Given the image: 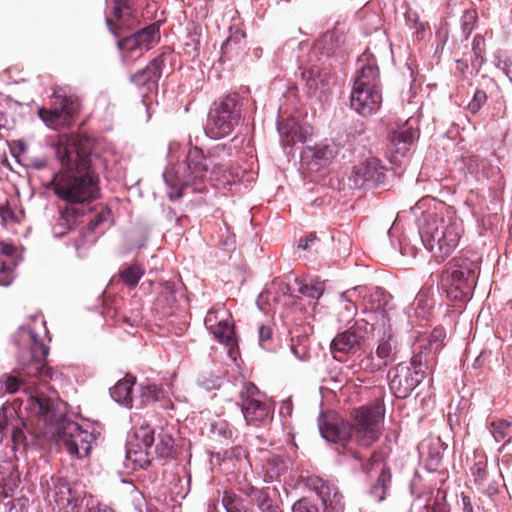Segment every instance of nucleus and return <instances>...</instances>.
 I'll use <instances>...</instances> for the list:
<instances>
[{"label": "nucleus", "instance_id": "nucleus-1", "mask_svg": "<svg viewBox=\"0 0 512 512\" xmlns=\"http://www.w3.org/2000/svg\"><path fill=\"white\" fill-rule=\"evenodd\" d=\"M61 169L54 174L47 188L65 202L57 227L70 231L78 218L86 214L85 206L101 196L100 177L92 165L91 145L87 138L74 134L58 136L54 144Z\"/></svg>", "mask_w": 512, "mask_h": 512}, {"label": "nucleus", "instance_id": "nucleus-2", "mask_svg": "<svg viewBox=\"0 0 512 512\" xmlns=\"http://www.w3.org/2000/svg\"><path fill=\"white\" fill-rule=\"evenodd\" d=\"M26 409L45 423L57 425L52 437L59 449H64L71 456L78 458L89 455L92 442L95 440L94 435L82 429L77 423L64 420L65 411L59 399L35 390L28 396Z\"/></svg>", "mask_w": 512, "mask_h": 512}, {"label": "nucleus", "instance_id": "nucleus-3", "mask_svg": "<svg viewBox=\"0 0 512 512\" xmlns=\"http://www.w3.org/2000/svg\"><path fill=\"white\" fill-rule=\"evenodd\" d=\"M13 344L18 349L16 357L21 369L17 375L5 373L0 376V396L16 393L21 388L26 390L28 378L47 383L54 376V371L46 364L49 348L33 329L29 326L19 327L13 335Z\"/></svg>", "mask_w": 512, "mask_h": 512}, {"label": "nucleus", "instance_id": "nucleus-4", "mask_svg": "<svg viewBox=\"0 0 512 512\" xmlns=\"http://www.w3.org/2000/svg\"><path fill=\"white\" fill-rule=\"evenodd\" d=\"M419 219L420 236L424 246L438 262L443 261L457 247L463 233V224L452 214L444 215V207L434 199L422 198L412 208Z\"/></svg>", "mask_w": 512, "mask_h": 512}, {"label": "nucleus", "instance_id": "nucleus-5", "mask_svg": "<svg viewBox=\"0 0 512 512\" xmlns=\"http://www.w3.org/2000/svg\"><path fill=\"white\" fill-rule=\"evenodd\" d=\"M481 256L474 251H462L452 258L441 273L440 285L447 297L463 301L476 286L480 272Z\"/></svg>", "mask_w": 512, "mask_h": 512}, {"label": "nucleus", "instance_id": "nucleus-6", "mask_svg": "<svg viewBox=\"0 0 512 512\" xmlns=\"http://www.w3.org/2000/svg\"><path fill=\"white\" fill-rule=\"evenodd\" d=\"M207 172L208 164L203 151L198 147L190 148L184 164L170 167L163 174L165 183L171 189L168 197L177 200L189 187L194 192H203Z\"/></svg>", "mask_w": 512, "mask_h": 512}, {"label": "nucleus", "instance_id": "nucleus-7", "mask_svg": "<svg viewBox=\"0 0 512 512\" xmlns=\"http://www.w3.org/2000/svg\"><path fill=\"white\" fill-rule=\"evenodd\" d=\"M243 103L236 93L219 98L212 104L205 128L212 139H221L232 133L239 125L243 115Z\"/></svg>", "mask_w": 512, "mask_h": 512}, {"label": "nucleus", "instance_id": "nucleus-8", "mask_svg": "<svg viewBox=\"0 0 512 512\" xmlns=\"http://www.w3.org/2000/svg\"><path fill=\"white\" fill-rule=\"evenodd\" d=\"M385 409L380 402L371 403L351 412V428L355 442L364 448L376 443L383 428Z\"/></svg>", "mask_w": 512, "mask_h": 512}, {"label": "nucleus", "instance_id": "nucleus-9", "mask_svg": "<svg viewBox=\"0 0 512 512\" xmlns=\"http://www.w3.org/2000/svg\"><path fill=\"white\" fill-rule=\"evenodd\" d=\"M430 357L425 352L415 354L410 364L399 363L390 371L389 386L392 393L400 399L408 397L424 380L430 368Z\"/></svg>", "mask_w": 512, "mask_h": 512}, {"label": "nucleus", "instance_id": "nucleus-10", "mask_svg": "<svg viewBox=\"0 0 512 512\" xmlns=\"http://www.w3.org/2000/svg\"><path fill=\"white\" fill-rule=\"evenodd\" d=\"M81 110V100L76 95H67L64 90L56 86L53 89L52 105L50 108H39L37 113L40 119L50 128H70Z\"/></svg>", "mask_w": 512, "mask_h": 512}, {"label": "nucleus", "instance_id": "nucleus-11", "mask_svg": "<svg viewBox=\"0 0 512 512\" xmlns=\"http://www.w3.org/2000/svg\"><path fill=\"white\" fill-rule=\"evenodd\" d=\"M53 500L64 512H80L84 500L87 512H114L108 506L95 504L92 496L87 498L86 491L71 486L66 479L60 477L53 479Z\"/></svg>", "mask_w": 512, "mask_h": 512}, {"label": "nucleus", "instance_id": "nucleus-12", "mask_svg": "<svg viewBox=\"0 0 512 512\" xmlns=\"http://www.w3.org/2000/svg\"><path fill=\"white\" fill-rule=\"evenodd\" d=\"M136 0H106V25L115 37H122L136 26Z\"/></svg>", "mask_w": 512, "mask_h": 512}, {"label": "nucleus", "instance_id": "nucleus-13", "mask_svg": "<svg viewBox=\"0 0 512 512\" xmlns=\"http://www.w3.org/2000/svg\"><path fill=\"white\" fill-rule=\"evenodd\" d=\"M263 397L255 384L244 383L240 392V406L247 424L259 426L269 419L271 408L263 400Z\"/></svg>", "mask_w": 512, "mask_h": 512}, {"label": "nucleus", "instance_id": "nucleus-14", "mask_svg": "<svg viewBox=\"0 0 512 512\" xmlns=\"http://www.w3.org/2000/svg\"><path fill=\"white\" fill-rule=\"evenodd\" d=\"M398 355V343L390 330L384 331L379 339L375 355L369 353L362 357L359 366L362 370L374 373L387 367L396 361Z\"/></svg>", "mask_w": 512, "mask_h": 512}, {"label": "nucleus", "instance_id": "nucleus-15", "mask_svg": "<svg viewBox=\"0 0 512 512\" xmlns=\"http://www.w3.org/2000/svg\"><path fill=\"white\" fill-rule=\"evenodd\" d=\"M307 486L315 491L323 505V512H344V496L338 486L318 476L307 479Z\"/></svg>", "mask_w": 512, "mask_h": 512}, {"label": "nucleus", "instance_id": "nucleus-16", "mask_svg": "<svg viewBox=\"0 0 512 512\" xmlns=\"http://www.w3.org/2000/svg\"><path fill=\"white\" fill-rule=\"evenodd\" d=\"M384 178L385 167L379 159L370 157L353 167L349 180L353 183L354 188L361 189L383 183Z\"/></svg>", "mask_w": 512, "mask_h": 512}, {"label": "nucleus", "instance_id": "nucleus-17", "mask_svg": "<svg viewBox=\"0 0 512 512\" xmlns=\"http://www.w3.org/2000/svg\"><path fill=\"white\" fill-rule=\"evenodd\" d=\"M365 331L356 323L349 329L338 333L330 344V351L338 361H343L347 354L355 351L364 341Z\"/></svg>", "mask_w": 512, "mask_h": 512}, {"label": "nucleus", "instance_id": "nucleus-18", "mask_svg": "<svg viewBox=\"0 0 512 512\" xmlns=\"http://www.w3.org/2000/svg\"><path fill=\"white\" fill-rule=\"evenodd\" d=\"M160 40V28L156 23L150 24L134 34L121 38L117 46L123 52L150 50Z\"/></svg>", "mask_w": 512, "mask_h": 512}, {"label": "nucleus", "instance_id": "nucleus-19", "mask_svg": "<svg viewBox=\"0 0 512 512\" xmlns=\"http://www.w3.org/2000/svg\"><path fill=\"white\" fill-rule=\"evenodd\" d=\"M419 132L409 123L397 131L390 134L388 144V154L390 161L394 164L400 163L401 159L406 156L412 143L418 137Z\"/></svg>", "mask_w": 512, "mask_h": 512}, {"label": "nucleus", "instance_id": "nucleus-20", "mask_svg": "<svg viewBox=\"0 0 512 512\" xmlns=\"http://www.w3.org/2000/svg\"><path fill=\"white\" fill-rule=\"evenodd\" d=\"M382 103L381 89H369L353 86L351 93V107L363 116L376 112Z\"/></svg>", "mask_w": 512, "mask_h": 512}, {"label": "nucleus", "instance_id": "nucleus-21", "mask_svg": "<svg viewBox=\"0 0 512 512\" xmlns=\"http://www.w3.org/2000/svg\"><path fill=\"white\" fill-rule=\"evenodd\" d=\"M164 66V54L155 57L142 70L131 76V82L145 88L146 93L157 90Z\"/></svg>", "mask_w": 512, "mask_h": 512}, {"label": "nucleus", "instance_id": "nucleus-22", "mask_svg": "<svg viewBox=\"0 0 512 512\" xmlns=\"http://www.w3.org/2000/svg\"><path fill=\"white\" fill-rule=\"evenodd\" d=\"M319 429L327 441L342 446L354 437L351 424L341 419H326L319 424Z\"/></svg>", "mask_w": 512, "mask_h": 512}, {"label": "nucleus", "instance_id": "nucleus-23", "mask_svg": "<svg viewBox=\"0 0 512 512\" xmlns=\"http://www.w3.org/2000/svg\"><path fill=\"white\" fill-rule=\"evenodd\" d=\"M305 87L310 95L328 90L331 81V70L324 65H312L302 72Z\"/></svg>", "mask_w": 512, "mask_h": 512}, {"label": "nucleus", "instance_id": "nucleus-24", "mask_svg": "<svg viewBox=\"0 0 512 512\" xmlns=\"http://www.w3.org/2000/svg\"><path fill=\"white\" fill-rule=\"evenodd\" d=\"M206 328L220 343L232 348L236 345L234 326L229 319L218 320L214 311H209L204 320Z\"/></svg>", "mask_w": 512, "mask_h": 512}, {"label": "nucleus", "instance_id": "nucleus-25", "mask_svg": "<svg viewBox=\"0 0 512 512\" xmlns=\"http://www.w3.org/2000/svg\"><path fill=\"white\" fill-rule=\"evenodd\" d=\"M125 300L121 296L105 295L103 298L102 314L115 323H125L134 326L139 321L138 315L128 316L124 311Z\"/></svg>", "mask_w": 512, "mask_h": 512}, {"label": "nucleus", "instance_id": "nucleus-26", "mask_svg": "<svg viewBox=\"0 0 512 512\" xmlns=\"http://www.w3.org/2000/svg\"><path fill=\"white\" fill-rule=\"evenodd\" d=\"M289 459L282 455L267 454L262 458V473L265 482H273L286 474Z\"/></svg>", "mask_w": 512, "mask_h": 512}, {"label": "nucleus", "instance_id": "nucleus-27", "mask_svg": "<svg viewBox=\"0 0 512 512\" xmlns=\"http://www.w3.org/2000/svg\"><path fill=\"white\" fill-rule=\"evenodd\" d=\"M278 131L284 146H293L305 142L307 131L294 118H288L278 124Z\"/></svg>", "mask_w": 512, "mask_h": 512}, {"label": "nucleus", "instance_id": "nucleus-28", "mask_svg": "<svg viewBox=\"0 0 512 512\" xmlns=\"http://www.w3.org/2000/svg\"><path fill=\"white\" fill-rule=\"evenodd\" d=\"M353 86L381 89L380 72L374 60H369L357 71Z\"/></svg>", "mask_w": 512, "mask_h": 512}, {"label": "nucleus", "instance_id": "nucleus-29", "mask_svg": "<svg viewBox=\"0 0 512 512\" xmlns=\"http://www.w3.org/2000/svg\"><path fill=\"white\" fill-rule=\"evenodd\" d=\"M126 457L140 468L151 464L153 459L152 448L145 447L136 441L128 439L126 444Z\"/></svg>", "mask_w": 512, "mask_h": 512}, {"label": "nucleus", "instance_id": "nucleus-30", "mask_svg": "<svg viewBox=\"0 0 512 512\" xmlns=\"http://www.w3.org/2000/svg\"><path fill=\"white\" fill-rule=\"evenodd\" d=\"M160 286L161 291L156 299V306L161 308L163 315H169L176 304L175 285L173 282H164Z\"/></svg>", "mask_w": 512, "mask_h": 512}, {"label": "nucleus", "instance_id": "nucleus-31", "mask_svg": "<svg viewBox=\"0 0 512 512\" xmlns=\"http://www.w3.org/2000/svg\"><path fill=\"white\" fill-rule=\"evenodd\" d=\"M153 458H170L174 454V438L172 434L162 430L157 437L155 446L152 445Z\"/></svg>", "mask_w": 512, "mask_h": 512}, {"label": "nucleus", "instance_id": "nucleus-32", "mask_svg": "<svg viewBox=\"0 0 512 512\" xmlns=\"http://www.w3.org/2000/svg\"><path fill=\"white\" fill-rule=\"evenodd\" d=\"M488 429L496 442L509 443L512 438V420L494 419L488 424Z\"/></svg>", "mask_w": 512, "mask_h": 512}, {"label": "nucleus", "instance_id": "nucleus-33", "mask_svg": "<svg viewBox=\"0 0 512 512\" xmlns=\"http://www.w3.org/2000/svg\"><path fill=\"white\" fill-rule=\"evenodd\" d=\"M309 150L312 152V157L318 161L319 165L330 163L339 152V148L334 142L320 143L309 148Z\"/></svg>", "mask_w": 512, "mask_h": 512}, {"label": "nucleus", "instance_id": "nucleus-34", "mask_svg": "<svg viewBox=\"0 0 512 512\" xmlns=\"http://www.w3.org/2000/svg\"><path fill=\"white\" fill-rule=\"evenodd\" d=\"M445 339V332L443 329H434L427 339V345L419 353L425 352L429 355L430 367L434 364L437 354L443 347V341Z\"/></svg>", "mask_w": 512, "mask_h": 512}, {"label": "nucleus", "instance_id": "nucleus-35", "mask_svg": "<svg viewBox=\"0 0 512 512\" xmlns=\"http://www.w3.org/2000/svg\"><path fill=\"white\" fill-rule=\"evenodd\" d=\"M206 163L208 164V168L212 166L211 169V180L216 181L218 185H226L230 183L233 178L232 171L225 167L223 164L216 162V159L213 155L206 157Z\"/></svg>", "mask_w": 512, "mask_h": 512}, {"label": "nucleus", "instance_id": "nucleus-36", "mask_svg": "<svg viewBox=\"0 0 512 512\" xmlns=\"http://www.w3.org/2000/svg\"><path fill=\"white\" fill-rule=\"evenodd\" d=\"M144 268L138 264L134 263L128 266H125L123 269L119 271L120 280L129 288H135L144 275Z\"/></svg>", "mask_w": 512, "mask_h": 512}, {"label": "nucleus", "instance_id": "nucleus-37", "mask_svg": "<svg viewBox=\"0 0 512 512\" xmlns=\"http://www.w3.org/2000/svg\"><path fill=\"white\" fill-rule=\"evenodd\" d=\"M134 382L130 379L119 380L111 388V396L118 403L129 404L132 401V390Z\"/></svg>", "mask_w": 512, "mask_h": 512}, {"label": "nucleus", "instance_id": "nucleus-38", "mask_svg": "<svg viewBox=\"0 0 512 512\" xmlns=\"http://www.w3.org/2000/svg\"><path fill=\"white\" fill-rule=\"evenodd\" d=\"M93 211L95 212V215L86 225V230L88 232H94L104 223L108 222L112 216L111 209L103 204L95 206Z\"/></svg>", "mask_w": 512, "mask_h": 512}, {"label": "nucleus", "instance_id": "nucleus-39", "mask_svg": "<svg viewBox=\"0 0 512 512\" xmlns=\"http://www.w3.org/2000/svg\"><path fill=\"white\" fill-rule=\"evenodd\" d=\"M392 479L391 471L388 467L384 466L378 476L376 482L371 488V493L378 498L383 500L385 498L386 491L388 490Z\"/></svg>", "mask_w": 512, "mask_h": 512}, {"label": "nucleus", "instance_id": "nucleus-40", "mask_svg": "<svg viewBox=\"0 0 512 512\" xmlns=\"http://www.w3.org/2000/svg\"><path fill=\"white\" fill-rule=\"evenodd\" d=\"M130 440L136 441L145 447L152 448L155 442L154 429L150 425H141L135 428L132 435L129 436Z\"/></svg>", "mask_w": 512, "mask_h": 512}, {"label": "nucleus", "instance_id": "nucleus-41", "mask_svg": "<svg viewBox=\"0 0 512 512\" xmlns=\"http://www.w3.org/2000/svg\"><path fill=\"white\" fill-rule=\"evenodd\" d=\"M222 504L227 512H251V509L244 503L243 499L233 492H224Z\"/></svg>", "mask_w": 512, "mask_h": 512}, {"label": "nucleus", "instance_id": "nucleus-42", "mask_svg": "<svg viewBox=\"0 0 512 512\" xmlns=\"http://www.w3.org/2000/svg\"><path fill=\"white\" fill-rule=\"evenodd\" d=\"M325 291V284L319 280H310L299 287V293L303 296L319 299Z\"/></svg>", "mask_w": 512, "mask_h": 512}, {"label": "nucleus", "instance_id": "nucleus-43", "mask_svg": "<svg viewBox=\"0 0 512 512\" xmlns=\"http://www.w3.org/2000/svg\"><path fill=\"white\" fill-rule=\"evenodd\" d=\"M253 499L262 512H276L277 506L266 490H253Z\"/></svg>", "mask_w": 512, "mask_h": 512}, {"label": "nucleus", "instance_id": "nucleus-44", "mask_svg": "<svg viewBox=\"0 0 512 512\" xmlns=\"http://www.w3.org/2000/svg\"><path fill=\"white\" fill-rule=\"evenodd\" d=\"M471 473L474 477V482L478 485H483L488 476L487 472V460L484 458L479 459L471 467Z\"/></svg>", "mask_w": 512, "mask_h": 512}, {"label": "nucleus", "instance_id": "nucleus-45", "mask_svg": "<svg viewBox=\"0 0 512 512\" xmlns=\"http://www.w3.org/2000/svg\"><path fill=\"white\" fill-rule=\"evenodd\" d=\"M26 424L24 422H21V426L13 425L12 431H11V439L14 448L18 447H27V437H26Z\"/></svg>", "mask_w": 512, "mask_h": 512}, {"label": "nucleus", "instance_id": "nucleus-46", "mask_svg": "<svg viewBox=\"0 0 512 512\" xmlns=\"http://www.w3.org/2000/svg\"><path fill=\"white\" fill-rule=\"evenodd\" d=\"M487 94L484 90L477 89L473 95L472 100L468 103L467 109L472 113L476 114L486 103Z\"/></svg>", "mask_w": 512, "mask_h": 512}, {"label": "nucleus", "instance_id": "nucleus-47", "mask_svg": "<svg viewBox=\"0 0 512 512\" xmlns=\"http://www.w3.org/2000/svg\"><path fill=\"white\" fill-rule=\"evenodd\" d=\"M477 21V13L475 10H466L461 18V26L466 36H469Z\"/></svg>", "mask_w": 512, "mask_h": 512}, {"label": "nucleus", "instance_id": "nucleus-48", "mask_svg": "<svg viewBox=\"0 0 512 512\" xmlns=\"http://www.w3.org/2000/svg\"><path fill=\"white\" fill-rule=\"evenodd\" d=\"M292 512H320V510L312 500L301 498L293 504Z\"/></svg>", "mask_w": 512, "mask_h": 512}, {"label": "nucleus", "instance_id": "nucleus-49", "mask_svg": "<svg viewBox=\"0 0 512 512\" xmlns=\"http://www.w3.org/2000/svg\"><path fill=\"white\" fill-rule=\"evenodd\" d=\"M12 280V262L8 264L5 260L0 259V283L8 285Z\"/></svg>", "mask_w": 512, "mask_h": 512}, {"label": "nucleus", "instance_id": "nucleus-50", "mask_svg": "<svg viewBox=\"0 0 512 512\" xmlns=\"http://www.w3.org/2000/svg\"><path fill=\"white\" fill-rule=\"evenodd\" d=\"M485 40L481 35H476L473 39L472 49L475 57L483 59Z\"/></svg>", "mask_w": 512, "mask_h": 512}, {"label": "nucleus", "instance_id": "nucleus-51", "mask_svg": "<svg viewBox=\"0 0 512 512\" xmlns=\"http://www.w3.org/2000/svg\"><path fill=\"white\" fill-rule=\"evenodd\" d=\"M272 328L270 326L261 325L259 327V342L262 347H266V344L272 339Z\"/></svg>", "mask_w": 512, "mask_h": 512}, {"label": "nucleus", "instance_id": "nucleus-52", "mask_svg": "<svg viewBox=\"0 0 512 512\" xmlns=\"http://www.w3.org/2000/svg\"><path fill=\"white\" fill-rule=\"evenodd\" d=\"M384 459V455L382 452L375 451L371 454L368 463H362V470L365 472H369L372 465L376 463H380Z\"/></svg>", "mask_w": 512, "mask_h": 512}, {"label": "nucleus", "instance_id": "nucleus-53", "mask_svg": "<svg viewBox=\"0 0 512 512\" xmlns=\"http://www.w3.org/2000/svg\"><path fill=\"white\" fill-rule=\"evenodd\" d=\"M237 44L236 40L234 38H228L221 47L222 57H225L227 59L231 58V53L233 51V46Z\"/></svg>", "mask_w": 512, "mask_h": 512}, {"label": "nucleus", "instance_id": "nucleus-54", "mask_svg": "<svg viewBox=\"0 0 512 512\" xmlns=\"http://www.w3.org/2000/svg\"><path fill=\"white\" fill-rule=\"evenodd\" d=\"M0 217L3 221L13 220L15 218L14 211L8 203L0 206Z\"/></svg>", "mask_w": 512, "mask_h": 512}, {"label": "nucleus", "instance_id": "nucleus-55", "mask_svg": "<svg viewBox=\"0 0 512 512\" xmlns=\"http://www.w3.org/2000/svg\"><path fill=\"white\" fill-rule=\"evenodd\" d=\"M317 240V237L314 233H311L305 238H301L298 243V247L302 248L303 250H307L310 248V244L315 242Z\"/></svg>", "mask_w": 512, "mask_h": 512}, {"label": "nucleus", "instance_id": "nucleus-56", "mask_svg": "<svg viewBox=\"0 0 512 512\" xmlns=\"http://www.w3.org/2000/svg\"><path fill=\"white\" fill-rule=\"evenodd\" d=\"M461 500L463 504V512H474L473 504L471 498L464 493L461 494Z\"/></svg>", "mask_w": 512, "mask_h": 512}, {"label": "nucleus", "instance_id": "nucleus-57", "mask_svg": "<svg viewBox=\"0 0 512 512\" xmlns=\"http://www.w3.org/2000/svg\"><path fill=\"white\" fill-rule=\"evenodd\" d=\"M8 431V423L6 416L4 414H0V443L3 441L4 435Z\"/></svg>", "mask_w": 512, "mask_h": 512}, {"label": "nucleus", "instance_id": "nucleus-58", "mask_svg": "<svg viewBox=\"0 0 512 512\" xmlns=\"http://www.w3.org/2000/svg\"><path fill=\"white\" fill-rule=\"evenodd\" d=\"M15 252V248L10 244L0 243V253L10 257Z\"/></svg>", "mask_w": 512, "mask_h": 512}, {"label": "nucleus", "instance_id": "nucleus-59", "mask_svg": "<svg viewBox=\"0 0 512 512\" xmlns=\"http://www.w3.org/2000/svg\"><path fill=\"white\" fill-rule=\"evenodd\" d=\"M347 455L355 460L360 461L361 464L363 463V457L358 451H356L354 449H349V450H347Z\"/></svg>", "mask_w": 512, "mask_h": 512}, {"label": "nucleus", "instance_id": "nucleus-60", "mask_svg": "<svg viewBox=\"0 0 512 512\" xmlns=\"http://www.w3.org/2000/svg\"><path fill=\"white\" fill-rule=\"evenodd\" d=\"M503 70L505 74L509 77V79L512 80V62L510 64L504 62Z\"/></svg>", "mask_w": 512, "mask_h": 512}, {"label": "nucleus", "instance_id": "nucleus-61", "mask_svg": "<svg viewBox=\"0 0 512 512\" xmlns=\"http://www.w3.org/2000/svg\"><path fill=\"white\" fill-rule=\"evenodd\" d=\"M457 68H458L459 70H461V72H464V71H465V69H467V68H468V65H467L464 61H462V60H458V61H457Z\"/></svg>", "mask_w": 512, "mask_h": 512}, {"label": "nucleus", "instance_id": "nucleus-62", "mask_svg": "<svg viewBox=\"0 0 512 512\" xmlns=\"http://www.w3.org/2000/svg\"><path fill=\"white\" fill-rule=\"evenodd\" d=\"M424 30H425L424 24L420 23L419 24V28H417V34H420V33L424 32Z\"/></svg>", "mask_w": 512, "mask_h": 512}, {"label": "nucleus", "instance_id": "nucleus-63", "mask_svg": "<svg viewBox=\"0 0 512 512\" xmlns=\"http://www.w3.org/2000/svg\"><path fill=\"white\" fill-rule=\"evenodd\" d=\"M432 512H446L442 507H434Z\"/></svg>", "mask_w": 512, "mask_h": 512}, {"label": "nucleus", "instance_id": "nucleus-64", "mask_svg": "<svg viewBox=\"0 0 512 512\" xmlns=\"http://www.w3.org/2000/svg\"><path fill=\"white\" fill-rule=\"evenodd\" d=\"M341 297L342 299H346V293H343Z\"/></svg>", "mask_w": 512, "mask_h": 512}]
</instances>
